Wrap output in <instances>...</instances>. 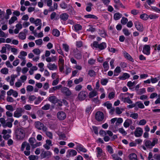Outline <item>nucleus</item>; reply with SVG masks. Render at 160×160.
<instances>
[{
    "instance_id": "nucleus-19",
    "label": "nucleus",
    "mask_w": 160,
    "mask_h": 160,
    "mask_svg": "<svg viewBox=\"0 0 160 160\" xmlns=\"http://www.w3.org/2000/svg\"><path fill=\"white\" fill-rule=\"evenodd\" d=\"M47 67L50 70H53L56 69L58 68L57 66L55 64H52L51 63H49L47 66Z\"/></svg>"
},
{
    "instance_id": "nucleus-2",
    "label": "nucleus",
    "mask_w": 160,
    "mask_h": 160,
    "mask_svg": "<svg viewBox=\"0 0 160 160\" xmlns=\"http://www.w3.org/2000/svg\"><path fill=\"white\" fill-rule=\"evenodd\" d=\"M15 134L16 138L19 140L22 139L25 137L24 130L21 128H18L16 130Z\"/></svg>"
},
{
    "instance_id": "nucleus-9",
    "label": "nucleus",
    "mask_w": 160,
    "mask_h": 160,
    "mask_svg": "<svg viewBox=\"0 0 160 160\" xmlns=\"http://www.w3.org/2000/svg\"><path fill=\"white\" fill-rule=\"evenodd\" d=\"M104 117L103 112L101 111L97 112L95 114V119L98 121H102Z\"/></svg>"
},
{
    "instance_id": "nucleus-57",
    "label": "nucleus",
    "mask_w": 160,
    "mask_h": 160,
    "mask_svg": "<svg viewBox=\"0 0 160 160\" xmlns=\"http://www.w3.org/2000/svg\"><path fill=\"white\" fill-rule=\"evenodd\" d=\"M96 60L94 59L93 58H91L89 60H88V64L90 65H92L95 64L96 62Z\"/></svg>"
},
{
    "instance_id": "nucleus-15",
    "label": "nucleus",
    "mask_w": 160,
    "mask_h": 160,
    "mask_svg": "<svg viewBox=\"0 0 160 160\" xmlns=\"http://www.w3.org/2000/svg\"><path fill=\"white\" fill-rule=\"evenodd\" d=\"M51 153L49 151H44L42 152L40 156L41 158H48V157L51 156Z\"/></svg>"
},
{
    "instance_id": "nucleus-64",
    "label": "nucleus",
    "mask_w": 160,
    "mask_h": 160,
    "mask_svg": "<svg viewBox=\"0 0 160 160\" xmlns=\"http://www.w3.org/2000/svg\"><path fill=\"white\" fill-rule=\"evenodd\" d=\"M90 27L87 30V31L91 32H93L96 31V28H93L92 26L89 25Z\"/></svg>"
},
{
    "instance_id": "nucleus-37",
    "label": "nucleus",
    "mask_w": 160,
    "mask_h": 160,
    "mask_svg": "<svg viewBox=\"0 0 160 160\" xmlns=\"http://www.w3.org/2000/svg\"><path fill=\"white\" fill-rule=\"evenodd\" d=\"M140 18L144 20H147L149 18V16L145 13H144L140 15Z\"/></svg>"
},
{
    "instance_id": "nucleus-39",
    "label": "nucleus",
    "mask_w": 160,
    "mask_h": 160,
    "mask_svg": "<svg viewBox=\"0 0 160 160\" xmlns=\"http://www.w3.org/2000/svg\"><path fill=\"white\" fill-rule=\"evenodd\" d=\"M68 151L69 152V156H74L76 155L77 154V152L74 150H69Z\"/></svg>"
},
{
    "instance_id": "nucleus-34",
    "label": "nucleus",
    "mask_w": 160,
    "mask_h": 160,
    "mask_svg": "<svg viewBox=\"0 0 160 160\" xmlns=\"http://www.w3.org/2000/svg\"><path fill=\"white\" fill-rule=\"evenodd\" d=\"M121 72V68L120 67L117 66L114 70V76H117L118 75V74H117L115 73H118V74L120 73Z\"/></svg>"
},
{
    "instance_id": "nucleus-35",
    "label": "nucleus",
    "mask_w": 160,
    "mask_h": 160,
    "mask_svg": "<svg viewBox=\"0 0 160 160\" xmlns=\"http://www.w3.org/2000/svg\"><path fill=\"white\" fill-rule=\"evenodd\" d=\"M63 48L66 52H68L69 49V46L66 43H63L62 44Z\"/></svg>"
},
{
    "instance_id": "nucleus-48",
    "label": "nucleus",
    "mask_w": 160,
    "mask_h": 160,
    "mask_svg": "<svg viewBox=\"0 0 160 160\" xmlns=\"http://www.w3.org/2000/svg\"><path fill=\"white\" fill-rule=\"evenodd\" d=\"M107 148V150L109 153L112 154L113 153V149L111 146L109 145H108Z\"/></svg>"
},
{
    "instance_id": "nucleus-16",
    "label": "nucleus",
    "mask_w": 160,
    "mask_h": 160,
    "mask_svg": "<svg viewBox=\"0 0 160 160\" xmlns=\"http://www.w3.org/2000/svg\"><path fill=\"white\" fill-rule=\"evenodd\" d=\"M130 77V75L128 73H124L122 76H119L118 78L120 80H124L127 79L129 78Z\"/></svg>"
},
{
    "instance_id": "nucleus-11",
    "label": "nucleus",
    "mask_w": 160,
    "mask_h": 160,
    "mask_svg": "<svg viewBox=\"0 0 160 160\" xmlns=\"http://www.w3.org/2000/svg\"><path fill=\"white\" fill-rule=\"evenodd\" d=\"M150 45H145L143 47L142 52L144 54L149 55L150 53Z\"/></svg>"
},
{
    "instance_id": "nucleus-31",
    "label": "nucleus",
    "mask_w": 160,
    "mask_h": 160,
    "mask_svg": "<svg viewBox=\"0 0 160 160\" xmlns=\"http://www.w3.org/2000/svg\"><path fill=\"white\" fill-rule=\"evenodd\" d=\"M55 48L57 51L60 54L62 55L64 57V55L63 52L61 49V48L59 45L55 47Z\"/></svg>"
},
{
    "instance_id": "nucleus-3",
    "label": "nucleus",
    "mask_w": 160,
    "mask_h": 160,
    "mask_svg": "<svg viewBox=\"0 0 160 160\" xmlns=\"http://www.w3.org/2000/svg\"><path fill=\"white\" fill-rule=\"evenodd\" d=\"M35 127L38 130L42 129L43 131H47L48 128L44 125V124L39 121H36L34 123Z\"/></svg>"
},
{
    "instance_id": "nucleus-55",
    "label": "nucleus",
    "mask_w": 160,
    "mask_h": 160,
    "mask_svg": "<svg viewBox=\"0 0 160 160\" xmlns=\"http://www.w3.org/2000/svg\"><path fill=\"white\" fill-rule=\"evenodd\" d=\"M103 66L105 69L106 70L108 69L109 66L108 62L107 61L104 62L103 64Z\"/></svg>"
},
{
    "instance_id": "nucleus-36",
    "label": "nucleus",
    "mask_w": 160,
    "mask_h": 160,
    "mask_svg": "<svg viewBox=\"0 0 160 160\" xmlns=\"http://www.w3.org/2000/svg\"><path fill=\"white\" fill-rule=\"evenodd\" d=\"M87 5L88 6H87L86 10L87 12H90L92 10L91 7L93 6V4L91 2H89L87 4Z\"/></svg>"
},
{
    "instance_id": "nucleus-32",
    "label": "nucleus",
    "mask_w": 160,
    "mask_h": 160,
    "mask_svg": "<svg viewBox=\"0 0 160 160\" xmlns=\"http://www.w3.org/2000/svg\"><path fill=\"white\" fill-rule=\"evenodd\" d=\"M74 30L77 32L82 30V27L79 24L75 25L74 26Z\"/></svg>"
},
{
    "instance_id": "nucleus-23",
    "label": "nucleus",
    "mask_w": 160,
    "mask_h": 160,
    "mask_svg": "<svg viewBox=\"0 0 160 160\" xmlns=\"http://www.w3.org/2000/svg\"><path fill=\"white\" fill-rule=\"evenodd\" d=\"M128 158L130 160H138L137 156L134 153H132L128 155Z\"/></svg>"
},
{
    "instance_id": "nucleus-63",
    "label": "nucleus",
    "mask_w": 160,
    "mask_h": 160,
    "mask_svg": "<svg viewBox=\"0 0 160 160\" xmlns=\"http://www.w3.org/2000/svg\"><path fill=\"white\" fill-rule=\"evenodd\" d=\"M146 123V121L144 119H142L139 121L138 124L140 125H144Z\"/></svg>"
},
{
    "instance_id": "nucleus-22",
    "label": "nucleus",
    "mask_w": 160,
    "mask_h": 160,
    "mask_svg": "<svg viewBox=\"0 0 160 160\" xmlns=\"http://www.w3.org/2000/svg\"><path fill=\"white\" fill-rule=\"evenodd\" d=\"M132 123V121L131 119H126L123 123L124 127L127 128L129 127L130 124Z\"/></svg>"
},
{
    "instance_id": "nucleus-10",
    "label": "nucleus",
    "mask_w": 160,
    "mask_h": 160,
    "mask_svg": "<svg viewBox=\"0 0 160 160\" xmlns=\"http://www.w3.org/2000/svg\"><path fill=\"white\" fill-rule=\"evenodd\" d=\"M135 28L140 32H142L144 30L143 25L139 21H137L134 23Z\"/></svg>"
},
{
    "instance_id": "nucleus-52",
    "label": "nucleus",
    "mask_w": 160,
    "mask_h": 160,
    "mask_svg": "<svg viewBox=\"0 0 160 160\" xmlns=\"http://www.w3.org/2000/svg\"><path fill=\"white\" fill-rule=\"evenodd\" d=\"M108 102H105L103 104V105L105 106H106L108 109H111L112 107V104L111 103H108Z\"/></svg>"
},
{
    "instance_id": "nucleus-43",
    "label": "nucleus",
    "mask_w": 160,
    "mask_h": 160,
    "mask_svg": "<svg viewBox=\"0 0 160 160\" xmlns=\"http://www.w3.org/2000/svg\"><path fill=\"white\" fill-rule=\"evenodd\" d=\"M58 64H64V60L62 56H59L58 60Z\"/></svg>"
},
{
    "instance_id": "nucleus-42",
    "label": "nucleus",
    "mask_w": 160,
    "mask_h": 160,
    "mask_svg": "<svg viewBox=\"0 0 160 160\" xmlns=\"http://www.w3.org/2000/svg\"><path fill=\"white\" fill-rule=\"evenodd\" d=\"M136 105H138V107L140 108H144L145 107L143 104L140 101H138L136 102Z\"/></svg>"
},
{
    "instance_id": "nucleus-54",
    "label": "nucleus",
    "mask_w": 160,
    "mask_h": 160,
    "mask_svg": "<svg viewBox=\"0 0 160 160\" xmlns=\"http://www.w3.org/2000/svg\"><path fill=\"white\" fill-rule=\"evenodd\" d=\"M123 32L124 35L127 36L130 35V33L129 32L128 29L127 28H123L122 30Z\"/></svg>"
},
{
    "instance_id": "nucleus-14",
    "label": "nucleus",
    "mask_w": 160,
    "mask_h": 160,
    "mask_svg": "<svg viewBox=\"0 0 160 160\" xmlns=\"http://www.w3.org/2000/svg\"><path fill=\"white\" fill-rule=\"evenodd\" d=\"M123 54L125 58L129 61L132 62H134V59L132 56L126 51H124L123 52Z\"/></svg>"
},
{
    "instance_id": "nucleus-45",
    "label": "nucleus",
    "mask_w": 160,
    "mask_h": 160,
    "mask_svg": "<svg viewBox=\"0 0 160 160\" xmlns=\"http://www.w3.org/2000/svg\"><path fill=\"white\" fill-rule=\"evenodd\" d=\"M128 21V19L127 18L124 17H122L121 20V23L123 25L126 24Z\"/></svg>"
},
{
    "instance_id": "nucleus-26",
    "label": "nucleus",
    "mask_w": 160,
    "mask_h": 160,
    "mask_svg": "<svg viewBox=\"0 0 160 160\" xmlns=\"http://www.w3.org/2000/svg\"><path fill=\"white\" fill-rule=\"evenodd\" d=\"M99 34L101 37L103 38H105L107 36V34L104 29H99Z\"/></svg>"
},
{
    "instance_id": "nucleus-46",
    "label": "nucleus",
    "mask_w": 160,
    "mask_h": 160,
    "mask_svg": "<svg viewBox=\"0 0 160 160\" xmlns=\"http://www.w3.org/2000/svg\"><path fill=\"white\" fill-rule=\"evenodd\" d=\"M149 17L151 19H155L158 17V16L156 14H151L149 16Z\"/></svg>"
},
{
    "instance_id": "nucleus-8",
    "label": "nucleus",
    "mask_w": 160,
    "mask_h": 160,
    "mask_svg": "<svg viewBox=\"0 0 160 160\" xmlns=\"http://www.w3.org/2000/svg\"><path fill=\"white\" fill-rule=\"evenodd\" d=\"M88 93L86 91H81L78 94V99L80 100H83L87 97Z\"/></svg>"
},
{
    "instance_id": "nucleus-29",
    "label": "nucleus",
    "mask_w": 160,
    "mask_h": 160,
    "mask_svg": "<svg viewBox=\"0 0 160 160\" xmlns=\"http://www.w3.org/2000/svg\"><path fill=\"white\" fill-rule=\"evenodd\" d=\"M97 95V92L95 90H93L90 92L89 93L88 96L90 98H92L96 96Z\"/></svg>"
},
{
    "instance_id": "nucleus-40",
    "label": "nucleus",
    "mask_w": 160,
    "mask_h": 160,
    "mask_svg": "<svg viewBox=\"0 0 160 160\" xmlns=\"http://www.w3.org/2000/svg\"><path fill=\"white\" fill-rule=\"evenodd\" d=\"M88 74L90 77H94L96 75V72L93 70H89Z\"/></svg>"
},
{
    "instance_id": "nucleus-28",
    "label": "nucleus",
    "mask_w": 160,
    "mask_h": 160,
    "mask_svg": "<svg viewBox=\"0 0 160 160\" xmlns=\"http://www.w3.org/2000/svg\"><path fill=\"white\" fill-rule=\"evenodd\" d=\"M52 34L56 37H58L60 35V33L58 30L57 29H53L52 32Z\"/></svg>"
},
{
    "instance_id": "nucleus-25",
    "label": "nucleus",
    "mask_w": 160,
    "mask_h": 160,
    "mask_svg": "<svg viewBox=\"0 0 160 160\" xmlns=\"http://www.w3.org/2000/svg\"><path fill=\"white\" fill-rule=\"evenodd\" d=\"M84 17L86 18H92L96 20L98 19V17L96 16L91 14L86 15L84 16Z\"/></svg>"
},
{
    "instance_id": "nucleus-27",
    "label": "nucleus",
    "mask_w": 160,
    "mask_h": 160,
    "mask_svg": "<svg viewBox=\"0 0 160 160\" xmlns=\"http://www.w3.org/2000/svg\"><path fill=\"white\" fill-rule=\"evenodd\" d=\"M97 150V157L98 158L100 157L101 156V154L102 152V150L101 148L99 147H98L96 148Z\"/></svg>"
},
{
    "instance_id": "nucleus-17",
    "label": "nucleus",
    "mask_w": 160,
    "mask_h": 160,
    "mask_svg": "<svg viewBox=\"0 0 160 160\" xmlns=\"http://www.w3.org/2000/svg\"><path fill=\"white\" fill-rule=\"evenodd\" d=\"M62 87V85H59L56 86L54 87L50 88L49 89V92L50 93L53 92L55 90H59L60 88H61Z\"/></svg>"
},
{
    "instance_id": "nucleus-1",
    "label": "nucleus",
    "mask_w": 160,
    "mask_h": 160,
    "mask_svg": "<svg viewBox=\"0 0 160 160\" xmlns=\"http://www.w3.org/2000/svg\"><path fill=\"white\" fill-rule=\"evenodd\" d=\"M91 46L93 49L94 48H98L100 50L104 49L107 47L106 43L105 42H102L99 44L97 41H95L91 44Z\"/></svg>"
},
{
    "instance_id": "nucleus-30",
    "label": "nucleus",
    "mask_w": 160,
    "mask_h": 160,
    "mask_svg": "<svg viewBox=\"0 0 160 160\" xmlns=\"http://www.w3.org/2000/svg\"><path fill=\"white\" fill-rule=\"evenodd\" d=\"M122 15L119 13L117 12L115 13L113 16V18L115 20H119L122 16Z\"/></svg>"
},
{
    "instance_id": "nucleus-20",
    "label": "nucleus",
    "mask_w": 160,
    "mask_h": 160,
    "mask_svg": "<svg viewBox=\"0 0 160 160\" xmlns=\"http://www.w3.org/2000/svg\"><path fill=\"white\" fill-rule=\"evenodd\" d=\"M48 100L53 103L55 104L57 102L58 99L54 96H52L49 97Z\"/></svg>"
},
{
    "instance_id": "nucleus-33",
    "label": "nucleus",
    "mask_w": 160,
    "mask_h": 160,
    "mask_svg": "<svg viewBox=\"0 0 160 160\" xmlns=\"http://www.w3.org/2000/svg\"><path fill=\"white\" fill-rule=\"evenodd\" d=\"M18 37L21 39L24 40L26 38V34L22 32H21L19 34Z\"/></svg>"
},
{
    "instance_id": "nucleus-62",
    "label": "nucleus",
    "mask_w": 160,
    "mask_h": 160,
    "mask_svg": "<svg viewBox=\"0 0 160 160\" xmlns=\"http://www.w3.org/2000/svg\"><path fill=\"white\" fill-rule=\"evenodd\" d=\"M45 132L47 136L49 137L50 139H52L53 138V136L52 133L51 132L47 131Z\"/></svg>"
},
{
    "instance_id": "nucleus-7",
    "label": "nucleus",
    "mask_w": 160,
    "mask_h": 160,
    "mask_svg": "<svg viewBox=\"0 0 160 160\" xmlns=\"http://www.w3.org/2000/svg\"><path fill=\"white\" fill-rule=\"evenodd\" d=\"M119 98L124 103H127L128 104H132V101L130 99L129 96L126 98H124L123 93H121L120 94Z\"/></svg>"
},
{
    "instance_id": "nucleus-44",
    "label": "nucleus",
    "mask_w": 160,
    "mask_h": 160,
    "mask_svg": "<svg viewBox=\"0 0 160 160\" xmlns=\"http://www.w3.org/2000/svg\"><path fill=\"white\" fill-rule=\"evenodd\" d=\"M60 6L63 9H65L67 8L68 4L64 2H63L60 4Z\"/></svg>"
},
{
    "instance_id": "nucleus-60",
    "label": "nucleus",
    "mask_w": 160,
    "mask_h": 160,
    "mask_svg": "<svg viewBox=\"0 0 160 160\" xmlns=\"http://www.w3.org/2000/svg\"><path fill=\"white\" fill-rule=\"evenodd\" d=\"M119 132L123 135H126L127 134V132L124 130V129L122 128H120L118 129Z\"/></svg>"
},
{
    "instance_id": "nucleus-47",
    "label": "nucleus",
    "mask_w": 160,
    "mask_h": 160,
    "mask_svg": "<svg viewBox=\"0 0 160 160\" xmlns=\"http://www.w3.org/2000/svg\"><path fill=\"white\" fill-rule=\"evenodd\" d=\"M145 92V88H143L139 90L137 92V93L138 95H141L143 93H144Z\"/></svg>"
},
{
    "instance_id": "nucleus-51",
    "label": "nucleus",
    "mask_w": 160,
    "mask_h": 160,
    "mask_svg": "<svg viewBox=\"0 0 160 160\" xmlns=\"http://www.w3.org/2000/svg\"><path fill=\"white\" fill-rule=\"evenodd\" d=\"M34 23L36 26L42 25L41 20L40 19H37L35 20V22Z\"/></svg>"
},
{
    "instance_id": "nucleus-38",
    "label": "nucleus",
    "mask_w": 160,
    "mask_h": 160,
    "mask_svg": "<svg viewBox=\"0 0 160 160\" xmlns=\"http://www.w3.org/2000/svg\"><path fill=\"white\" fill-rule=\"evenodd\" d=\"M17 19V18L15 16H13L11 17V19L9 21V24L11 25L14 23V22Z\"/></svg>"
},
{
    "instance_id": "nucleus-53",
    "label": "nucleus",
    "mask_w": 160,
    "mask_h": 160,
    "mask_svg": "<svg viewBox=\"0 0 160 160\" xmlns=\"http://www.w3.org/2000/svg\"><path fill=\"white\" fill-rule=\"evenodd\" d=\"M8 70L7 68H2L1 70V72L4 74H7L8 73Z\"/></svg>"
},
{
    "instance_id": "nucleus-58",
    "label": "nucleus",
    "mask_w": 160,
    "mask_h": 160,
    "mask_svg": "<svg viewBox=\"0 0 160 160\" xmlns=\"http://www.w3.org/2000/svg\"><path fill=\"white\" fill-rule=\"evenodd\" d=\"M112 157L114 160H122V158L118 157L117 154H113L112 155Z\"/></svg>"
},
{
    "instance_id": "nucleus-18",
    "label": "nucleus",
    "mask_w": 160,
    "mask_h": 160,
    "mask_svg": "<svg viewBox=\"0 0 160 160\" xmlns=\"http://www.w3.org/2000/svg\"><path fill=\"white\" fill-rule=\"evenodd\" d=\"M69 17L68 14L66 13H62L60 16V18L63 21L67 20Z\"/></svg>"
},
{
    "instance_id": "nucleus-56",
    "label": "nucleus",
    "mask_w": 160,
    "mask_h": 160,
    "mask_svg": "<svg viewBox=\"0 0 160 160\" xmlns=\"http://www.w3.org/2000/svg\"><path fill=\"white\" fill-rule=\"evenodd\" d=\"M12 126V124L11 122H8L6 123H5L4 125H3V127L5 128L6 127H8L9 128H11Z\"/></svg>"
},
{
    "instance_id": "nucleus-41",
    "label": "nucleus",
    "mask_w": 160,
    "mask_h": 160,
    "mask_svg": "<svg viewBox=\"0 0 160 160\" xmlns=\"http://www.w3.org/2000/svg\"><path fill=\"white\" fill-rule=\"evenodd\" d=\"M69 8L67 9V10L68 11V12L70 14H73V13H74L73 9L72 6H70Z\"/></svg>"
},
{
    "instance_id": "nucleus-6",
    "label": "nucleus",
    "mask_w": 160,
    "mask_h": 160,
    "mask_svg": "<svg viewBox=\"0 0 160 160\" xmlns=\"http://www.w3.org/2000/svg\"><path fill=\"white\" fill-rule=\"evenodd\" d=\"M146 146L148 148H152L154 146L157 142V141L155 140H153L151 142L149 140H145L144 141Z\"/></svg>"
},
{
    "instance_id": "nucleus-5",
    "label": "nucleus",
    "mask_w": 160,
    "mask_h": 160,
    "mask_svg": "<svg viewBox=\"0 0 160 160\" xmlns=\"http://www.w3.org/2000/svg\"><path fill=\"white\" fill-rule=\"evenodd\" d=\"M24 112V110L23 108H18L14 112L13 116L15 117L18 118L22 116V113Z\"/></svg>"
},
{
    "instance_id": "nucleus-50",
    "label": "nucleus",
    "mask_w": 160,
    "mask_h": 160,
    "mask_svg": "<svg viewBox=\"0 0 160 160\" xmlns=\"http://www.w3.org/2000/svg\"><path fill=\"white\" fill-rule=\"evenodd\" d=\"M83 81L82 78H80L78 79H76L74 80V83L76 84H78Z\"/></svg>"
},
{
    "instance_id": "nucleus-49",
    "label": "nucleus",
    "mask_w": 160,
    "mask_h": 160,
    "mask_svg": "<svg viewBox=\"0 0 160 160\" xmlns=\"http://www.w3.org/2000/svg\"><path fill=\"white\" fill-rule=\"evenodd\" d=\"M108 80L107 79H102L101 80V83L102 85H106L108 82Z\"/></svg>"
},
{
    "instance_id": "nucleus-13",
    "label": "nucleus",
    "mask_w": 160,
    "mask_h": 160,
    "mask_svg": "<svg viewBox=\"0 0 160 160\" xmlns=\"http://www.w3.org/2000/svg\"><path fill=\"white\" fill-rule=\"evenodd\" d=\"M143 130L141 128H138L135 131L134 134L135 136L137 137H140L142 135Z\"/></svg>"
},
{
    "instance_id": "nucleus-24",
    "label": "nucleus",
    "mask_w": 160,
    "mask_h": 160,
    "mask_svg": "<svg viewBox=\"0 0 160 160\" xmlns=\"http://www.w3.org/2000/svg\"><path fill=\"white\" fill-rule=\"evenodd\" d=\"M74 56L77 59H80L82 58L81 53L79 51L75 52L74 54Z\"/></svg>"
},
{
    "instance_id": "nucleus-59",
    "label": "nucleus",
    "mask_w": 160,
    "mask_h": 160,
    "mask_svg": "<svg viewBox=\"0 0 160 160\" xmlns=\"http://www.w3.org/2000/svg\"><path fill=\"white\" fill-rule=\"evenodd\" d=\"M50 105L49 104H46L42 108V109L43 110H48L50 108Z\"/></svg>"
},
{
    "instance_id": "nucleus-21",
    "label": "nucleus",
    "mask_w": 160,
    "mask_h": 160,
    "mask_svg": "<svg viewBox=\"0 0 160 160\" xmlns=\"http://www.w3.org/2000/svg\"><path fill=\"white\" fill-rule=\"evenodd\" d=\"M81 152H87V149L85 148L81 144H78L77 146V148Z\"/></svg>"
},
{
    "instance_id": "nucleus-61",
    "label": "nucleus",
    "mask_w": 160,
    "mask_h": 160,
    "mask_svg": "<svg viewBox=\"0 0 160 160\" xmlns=\"http://www.w3.org/2000/svg\"><path fill=\"white\" fill-rule=\"evenodd\" d=\"M6 108L7 110L11 112L14 110L13 108L12 105H6Z\"/></svg>"
},
{
    "instance_id": "nucleus-4",
    "label": "nucleus",
    "mask_w": 160,
    "mask_h": 160,
    "mask_svg": "<svg viewBox=\"0 0 160 160\" xmlns=\"http://www.w3.org/2000/svg\"><path fill=\"white\" fill-rule=\"evenodd\" d=\"M61 92L63 95L67 97H69L72 94L71 90L66 87H62L61 89Z\"/></svg>"
},
{
    "instance_id": "nucleus-12",
    "label": "nucleus",
    "mask_w": 160,
    "mask_h": 160,
    "mask_svg": "<svg viewBox=\"0 0 160 160\" xmlns=\"http://www.w3.org/2000/svg\"><path fill=\"white\" fill-rule=\"evenodd\" d=\"M57 116L58 118L61 120H63L66 118V115L65 112L62 111L59 112L57 114Z\"/></svg>"
}]
</instances>
